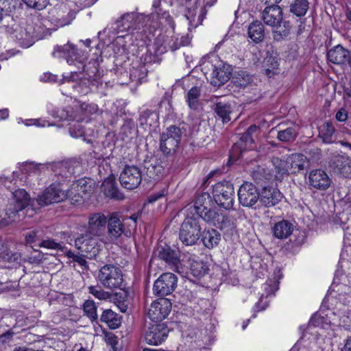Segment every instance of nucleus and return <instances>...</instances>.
I'll use <instances>...</instances> for the list:
<instances>
[{"instance_id": "obj_20", "label": "nucleus", "mask_w": 351, "mask_h": 351, "mask_svg": "<svg viewBox=\"0 0 351 351\" xmlns=\"http://www.w3.org/2000/svg\"><path fill=\"white\" fill-rule=\"evenodd\" d=\"M108 223V218L101 213H97L88 218V226L86 233L97 237H105L104 233Z\"/></svg>"}, {"instance_id": "obj_52", "label": "nucleus", "mask_w": 351, "mask_h": 351, "mask_svg": "<svg viewBox=\"0 0 351 351\" xmlns=\"http://www.w3.org/2000/svg\"><path fill=\"white\" fill-rule=\"evenodd\" d=\"M45 169H48V165L45 164L29 162L23 165L21 171L24 173H34V174H39L40 172Z\"/></svg>"}, {"instance_id": "obj_56", "label": "nucleus", "mask_w": 351, "mask_h": 351, "mask_svg": "<svg viewBox=\"0 0 351 351\" xmlns=\"http://www.w3.org/2000/svg\"><path fill=\"white\" fill-rule=\"evenodd\" d=\"M265 72L267 75L270 73L274 74L276 70L278 69V62L276 57L272 56H267L264 60Z\"/></svg>"}, {"instance_id": "obj_7", "label": "nucleus", "mask_w": 351, "mask_h": 351, "mask_svg": "<svg viewBox=\"0 0 351 351\" xmlns=\"http://www.w3.org/2000/svg\"><path fill=\"white\" fill-rule=\"evenodd\" d=\"M97 278L105 288L109 289L120 288L123 282L121 269L113 264H106L101 267Z\"/></svg>"}, {"instance_id": "obj_41", "label": "nucleus", "mask_w": 351, "mask_h": 351, "mask_svg": "<svg viewBox=\"0 0 351 351\" xmlns=\"http://www.w3.org/2000/svg\"><path fill=\"white\" fill-rule=\"evenodd\" d=\"M200 94L201 88L198 86L192 87L188 92L186 101L191 109L195 110L199 108Z\"/></svg>"}, {"instance_id": "obj_46", "label": "nucleus", "mask_w": 351, "mask_h": 351, "mask_svg": "<svg viewBox=\"0 0 351 351\" xmlns=\"http://www.w3.org/2000/svg\"><path fill=\"white\" fill-rule=\"evenodd\" d=\"M252 177L256 183H261L271 178L269 171L261 166L256 167L252 171Z\"/></svg>"}, {"instance_id": "obj_14", "label": "nucleus", "mask_w": 351, "mask_h": 351, "mask_svg": "<svg viewBox=\"0 0 351 351\" xmlns=\"http://www.w3.org/2000/svg\"><path fill=\"white\" fill-rule=\"evenodd\" d=\"M155 256L165 263L173 271L181 273L182 267L180 258V252L172 249L169 245H160L155 251Z\"/></svg>"}, {"instance_id": "obj_24", "label": "nucleus", "mask_w": 351, "mask_h": 351, "mask_svg": "<svg viewBox=\"0 0 351 351\" xmlns=\"http://www.w3.org/2000/svg\"><path fill=\"white\" fill-rule=\"evenodd\" d=\"M327 59L330 62L338 65L350 64L351 53L341 45H338L328 50Z\"/></svg>"}, {"instance_id": "obj_15", "label": "nucleus", "mask_w": 351, "mask_h": 351, "mask_svg": "<svg viewBox=\"0 0 351 351\" xmlns=\"http://www.w3.org/2000/svg\"><path fill=\"white\" fill-rule=\"evenodd\" d=\"M177 276L172 273H164L155 281L154 293L159 297H165L173 293L177 287Z\"/></svg>"}, {"instance_id": "obj_60", "label": "nucleus", "mask_w": 351, "mask_h": 351, "mask_svg": "<svg viewBox=\"0 0 351 351\" xmlns=\"http://www.w3.org/2000/svg\"><path fill=\"white\" fill-rule=\"evenodd\" d=\"M45 259V255L40 251L34 250L27 256V261L31 264H40Z\"/></svg>"}, {"instance_id": "obj_45", "label": "nucleus", "mask_w": 351, "mask_h": 351, "mask_svg": "<svg viewBox=\"0 0 351 351\" xmlns=\"http://www.w3.org/2000/svg\"><path fill=\"white\" fill-rule=\"evenodd\" d=\"M147 69H146L145 65L138 64L136 67L133 66L130 69V77L132 81L141 82V80L147 76Z\"/></svg>"}, {"instance_id": "obj_37", "label": "nucleus", "mask_w": 351, "mask_h": 351, "mask_svg": "<svg viewBox=\"0 0 351 351\" xmlns=\"http://www.w3.org/2000/svg\"><path fill=\"white\" fill-rule=\"evenodd\" d=\"M308 8V0H292L289 5L290 12L298 17L305 16Z\"/></svg>"}, {"instance_id": "obj_43", "label": "nucleus", "mask_w": 351, "mask_h": 351, "mask_svg": "<svg viewBox=\"0 0 351 351\" xmlns=\"http://www.w3.org/2000/svg\"><path fill=\"white\" fill-rule=\"evenodd\" d=\"M337 313L339 316V321L336 322L334 320L333 324H337L346 330L351 328V313L350 311L348 309H345L341 311V309L339 308Z\"/></svg>"}, {"instance_id": "obj_9", "label": "nucleus", "mask_w": 351, "mask_h": 351, "mask_svg": "<svg viewBox=\"0 0 351 351\" xmlns=\"http://www.w3.org/2000/svg\"><path fill=\"white\" fill-rule=\"evenodd\" d=\"M68 193L62 189V185L60 183H53L37 197L36 202L42 207L60 202L66 199Z\"/></svg>"}, {"instance_id": "obj_4", "label": "nucleus", "mask_w": 351, "mask_h": 351, "mask_svg": "<svg viewBox=\"0 0 351 351\" xmlns=\"http://www.w3.org/2000/svg\"><path fill=\"white\" fill-rule=\"evenodd\" d=\"M202 69L214 86H220L224 84L229 80L232 74L230 66L224 64L216 56L203 60Z\"/></svg>"}, {"instance_id": "obj_18", "label": "nucleus", "mask_w": 351, "mask_h": 351, "mask_svg": "<svg viewBox=\"0 0 351 351\" xmlns=\"http://www.w3.org/2000/svg\"><path fill=\"white\" fill-rule=\"evenodd\" d=\"M239 203L245 207L253 206L260 197L257 188L252 183L245 182L238 191Z\"/></svg>"}, {"instance_id": "obj_35", "label": "nucleus", "mask_w": 351, "mask_h": 351, "mask_svg": "<svg viewBox=\"0 0 351 351\" xmlns=\"http://www.w3.org/2000/svg\"><path fill=\"white\" fill-rule=\"evenodd\" d=\"M100 321L106 323L110 328L116 329L121 324V317L111 309H106L101 315Z\"/></svg>"}, {"instance_id": "obj_53", "label": "nucleus", "mask_w": 351, "mask_h": 351, "mask_svg": "<svg viewBox=\"0 0 351 351\" xmlns=\"http://www.w3.org/2000/svg\"><path fill=\"white\" fill-rule=\"evenodd\" d=\"M84 314L88 317L91 321L97 319V306L93 300H86L83 304Z\"/></svg>"}, {"instance_id": "obj_21", "label": "nucleus", "mask_w": 351, "mask_h": 351, "mask_svg": "<svg viewBox=\"0 0 351 351\" xmlns=\"http://www.w3.org/2000/svg\"><path fill=\"white\" fill-rule=\"evenodd\" d=\"M331 182L327 173L321 169L311 170L308 174V184L314 189L326 191L330 187Z\"/></svg>"}, {"instance_id": "obj_25", "label": "nucleus", "mask_w": 351, "mask_h": 351, "mask_svg": "<svg viewBox=\"0 0 351 351\" xmlns=\"http://www.w3.org/2000/svg\"><path fill=\"white\" fill-rule=\"evenodd\" d=\"M260 202L265 207H271L276 205L282 198L280 192L271 187H263L259 193Z\"/></svg>"}, {"instance_id": "obj_48", "label": "nucleus", "mask_w": 351, "mask_h": 351, "mask_svg": "<svg viewBox=\"0 0 351 351\" xmlns=\"http://www.w3.org/2000/svg\"><path fill=\"white\" fill-rule=\"evenodd\" d=\"M298 135L294 127H289L278 132L277 138L282 142H292Z\"/></svg>"}, {"instance_id": "obj_10", "label": "nucleus", "mask_w": 351, "mask_h": 351, "mask_svg": "<svg viewBox=\"0 0 351 351\" xmlns=\"http://www.w3.org/2000/svg\"><path fill=\"white\" fill-rule=\"evenodd\" d=\"M75 247L79 254L89 259L95 258L99 251L97 239L86 232L75 239Z\"/></svg>"}, {"instance_id": "obj_29", "label": "nucleus", "mask_w": 351, "mask_h": 351, "mask_svg": "<svg viewBox=\"0 0 351 351\" xmlns=\"http://www.w3.org/2000/svg\"><path fill=\"white\" fill-rule=\"evenodd\" d=\"M101 187L106 196L112 199H122L124 195L119 191L114 176H109L104 180Z\"/></svg>"}, {"instance_id": "obj_22", "label": "nucleus", "mask_w": 351, "mask_h": 351, "mask_svg": "<svg viewBox=\"0 0 351 351\" xmlns=\"http://www.w3.org/2000/svg\"><path fill=\"white\" fill-rule=\"evenodd\" d=\"M145 173L143 174L145 180L150 181L151 180H157L160 179L165 173V167L162 162L157 158H152L145 161Z\"/></svg>"}, {"instance_id": "obj_2", "label": "nucleus", "mask_w": 351, "mask_h": 351, "mask_svg": "<svg viewBox=\"0 0 351 351\" xmlns=\"http://www.w3.org/2000/svg\"><path fill=\"white\" fill-rule=\"evenodd\" d=\"M35 202L36 199H32L25 189L15 190L12 193V197L5 210L8 220L4 218L5 221L3 223H10L23 220L29 212H31L29 216H32L36 209Z\"/></svg>"}, {"instance_id": "obj_47", "label": "nucleus", "mask_w": 351, "mask_h": 351, "mask_svg": "<svg viewBox=\"0 0 351 351\" xmlns=\"http://www.w3.org/2000/svg\"><path fill=\"white\" fill-rule=\"evenodd\" d=\"M211 198L208 193H202L197 195L194 203V209L195 213H197L201 211V208L206 210V208L210 206Z\"/></svg>"}, {"instance_id": "obj_1", "label": "nucleus", "mask_w": 351, "mask_h": 351, "mask_svg": "<svg viewBox=\"0 0 351 351\" xmlns=\"http://www.w3.org/2000/svg\"><path fill=\"white\" fill-rule=\"evenodd\" d=\"M52 55L54 57L66 59L69 64H75V62L80 64L81 66H79L78 68H81L82 71H71L69 75L64 76L65 82L73 83L72 87L78 93L86 95L92 91L93 88L98 89L100 86H102V82L100 80L101 73L97 63L93 62V66H90V64L85 71L84 63L77 60V49L73 45L68 43L63 46H56Z\"/></svg>"}, {"instance_id": "obj_31", "label": "nucleus", "mask_w": 351, "mask_h": 351, "mask_svg": "<svg viewBox=\"0 0 351 351\" xmlns=\"http://www.w3.org/2000/svg\"><path fill=\"white\" fill-rule=\"evenodd\" d=\"M265 27L261 21H254L249 25L247 35L254 43L257 44L263 42L265 38Z\"/></svg>"}, {"instance_id": "obj_59", "label": "nucleus", "mask_w": 351, "mask_h": 351, "mask_svg": "<svg viewBox=\"0 0 351 351\" xmlns=\"http://www.w3.org/2000/svg\"><path fill=\"white\" fill-rule=\"evenodd\" d=\"M79 110L85 116L96 114L99 111L98 106L95 104L82 103L79 107Z\"/></svg>"}, {"instance_id": "obj_61", "label": "nucleus", "mask_w": 351, "mask_h": 351, "mask_svg": "<svg viewBox=\"0 0 351 351\" xmlns=\"http://www.w3.org/2000/svg\"><path fill=\"white\" fill-rule=\"evenodd\" d=\"M306 153L309 157V159L313 162L318 161L322 156V149L318 147L311 148L306 152Z\"/></svg>"}, {"instance_id": "obj_38", "label": "nucleus", "mask_w": 351, "mask_h": 351, "mask_svg": "<svg viewBox=\"0 0 351 351\" xmlns=\"http://www.w3.org/2000/svg\"><path fill=\"white\" fill-rule=\"evenodd\" d=\"M272 163L274 167L275 178L277 180L281 181L285 176L289 175V167H287L286 160L274 158Z\"/></svg>"}, {"instance_id": "obj_13", "label": "nucleus", "mask_w": 351, "mask_h": 351, "mask_svg": "<svg viewBox=\"0 0 351 351\" xmlns=\"http://www.w3.org/2000/svg\"><path fill=\"white\" fill-rule=\"evenodd\" d=\"M169 331L165 323L150 322L145 325V341L149 345L160 344L167 337Z\"/></svg>"}, {"instance_id": "obj_40", "label": "nucleus", "mask_w": 351, "mask_h": 351, "mask_svg": "<svg viewBox=\"0 0 351 351\" xmlns=\"http://www.w3.org/2000/svg\"><path fill=\"white\" fill-rule=\"evenodd\" d=\"M282 26L279 25L276 29L273 31L274 39L276 41H281L287 38L291 32V25L289 21H282Z\"/></svg>"}, {"instance_id": "obj_58", "label": "nucleus", "mask_w": 351, "mask_h": 351, "mask_svg": "<svg viewBox=\"0 0 351 351\" xmlns=\"http://www.w3.org/2000/svg\"><path fill=\"white\" fill-rule=\"evenodd\" d=\"M0 258L8 261H14L17 260V254L8 247L7 245L0 241Z\"/></svg>"}, {"instance_id": "obj_50", "label": "nucleus", "mask_w": 351, "mask_h": 351, "mask_svg": "<svg viewBox=\"0 0 351 351\" xmlns=\"http://www.w3.org/2000/svg\"><path fill=\"white\" fill-rule=\"evenodd\" d=\"M331 324V320L329 319L328 315H322L319 313L314 314L309 321V325L314 327H320L325 328L327 326Z\"/></svg>"}, {"instance_id": "obj_62", "label": "nucleus", "mask_w": 351, "mask_h": 351, "mask_svg": "<svg viewBox=\"0 0 351 351\" xmlns=\"http://www.w3.org/2000/svg\"><path fill=\"white\" fill-rule=\"evenodd\" d=\"M85 256H82V254H77L74 259L73 260V262L77 263L80 266H82L84 269L88 268L87 262L85 260Z\"/></svg>"}, {"instance_id": "obj_64", "label": "nucleus", "mask_w": 351, "mask_h": 351, "mask_svg": "<svg viewBox=\"0 0 351 351\" xmlns=\"http://www.w3.org/2000/svg\"><path fill=\"white\" fill-rule=\"evenodd\" d=\"M48 3L49 0H35L32 5H34V9L41 10L45 8Z\"/></svg>"}, {"instance_id": "obj_12", "label": "nucleus", "mask_w": 351, "mask_h": 351, "mask_svg": "<svg viewBox=\"0 0 351 351\" xmlns=\"http://www.w3.org/2000/svg\"><path fill=\"white\" fill-rule=\"evenodd\" d=\"M258 128L256 125H250L247 130L242 134L239 140L236 142L230 151V158L232 160H238L243 152L252 149L254 144L253 134L256 133Z\"/></svg>"}, {"instance_id": "obj_6", "label": "nucleus", "mask_w": 351, "mask_h": 351, "mask_svg": "<svg viewBox=\"0 0 351 351\" xmlns=\"http://www.w3.org/2000/svg\"><path fill=\"white\" fill-rule=\"evenodd\" d=\"M201 230L199 217L195 215L187 216L181 225L179 239L186 246L194 245L200 239Z\"/></svg>"}, {"instance_id": "obj_42", "label": "nucleus", "mask_w": 351, "mask_h": 351, "mask_svg": "<svg viewBox=\"0 0 351 351\" xmlns=\"http://www.w3.org/2000/svg\"><path fill=\"white\" fill-rule=\"evenodd\" d=\"M215 111L222 119L223 122L227 123L230 121L231 107L230 104L221 101L217 102L215 104Z\"/></svg>"}, {"instance_id": "obj_44", "label": "nucleus", "mask_w": 351, "mask_h": 351, "mask_svg": "<svg viewBox=\"0 0 351 351\" xmlns=\"http://www.w3.org/2000/svg\"><path fill=\"white\" fill-rule=\"evenodd\" d=\"M44 237V233L42 230L40 229H34L27 232L25 234V242L27 244L32 245L34 246L38 247V244H40Z\"/></svg>"}, {"instance_id": "obj_51", "label": "nucleus", "mask_w": 351, "mask_h": 351, "mask_svg": "<svg viewBox=\"0 0 351 351\" xmlns=\"http://www.w3.org/2000/svg\"><path fill=\"white\" fill-rule=\"evenodd\" d=\"M38 247H44L60 252H64L65 250V247L62 246L60 243H58L54 239L49 237L45 238V237H43L40 244H38Z\"/></svg>"}, {"instance_id": "obj_39", "label": "nucleus", "mask_w": 351, "mask_h": 351, "mask_svg": "<svg viewBox=\"0 0 351 351\" xmlns=\"http://www.w3.org/2000/svg\"><path fill=\"white\" fill-rule=\"evenodd\" d=\"M206 263L199 260H193L191 263L190 270L193 276L202 278L208 271Z\"/></svg>"}, {"instance_id": "obj_49", "label": "nucleus", "mask_w": 351, "mask_h": 351, "mask_svg": "<svg viewBox=\"0 0 351 351\" xmlns=\"http://www.w3.org/2000/svg\"><path fill=\"white\" fill-rule=\"evenodd\" d=\"M48 169L50 167L56 175L61 176L62 177L68 178L71 172L69 171L70 167L66 162H58L56 164H47Z\"/></svg>"}, {"instance_id": "obj_34", "label": "nucleus", "mask_w": 351, "mask_h": 351, "mask_svg": "<svg viewBox=\"0 0 351 351\" xmlns=\"http://www.w3.org/2000/svg\"><path fill=\"white\" fill-rule=\"evenodd\" d=\"M73 185L75 187V191L82 193L83 197L87 199L94 192L95 182L90 178H82L78 180Z\"/></svg>"}, {"instance_id": "obj_33", "label": "nucleus", "mask_w": 351, "mask_h": 351, "mask_svg": "<svg viewBox=\"0 0 351 351\" xmlns=\"http://www.w3.org/2000/svg\"><path fill=\"white\" fill-rule=\"evenodd\" d=\"M272 232L277 239H287L293 232V225L287 220H282L275 223L272 228Z\"/></svg>"}, {"instance_id": "obj_30", "label": "nucleus", "mask_w": 351, "mask_h": 351, "mask_svg": "<svg viewBox=\"0 0 351 351\" xmlns=\"http://www.w3.org/2000/svg\"><path fill=\"white\" fill-rule=\"evenodd\" d=\"M306 160L307 157L304 154L295 153L289 156L286 159V162L287 167H289V170L292 173H296L304 169Z\"/></svg>"}, {"instance_id": "obj_55", "label": "nucleus", "mask_w": 351, "mask_h": 351, "mask_svg": "<svg viewBox=\"0 0 351 351\" xmlns=\"http://www.w3.org/2000/svg\"><path fill=\"white\" fill-rule=\"evenodd\" d=\"M88 291L95 298L101 300H109L112 295L110 293L104 291L99 286H90L88 287Z\"/></svg>"}, {"instance_id": "obj_23", "label": "nucleus", "mask_w": 351, "mask_h": 351, "mask_svg": "<svg viewBox=\"0 0 351 351\" xmlns=\"http://www.w3.org/2000/svg\"><path fill=\"white\" fill-rule=\"evenodd\" d=\"M283 12L280 6L267 5L263 10L261 19L265 24L272 27H278L282 22Z\"/></svg>"}, {"instance_id": "obj_17", "label": "nucleus", "mask_w": 351, "mask_h": 351, "mask_svg": "<svg viewBox=\"0 0 351 351\" xmlns=\"http://www.w3.org/2000/svg\"><path fill=\"white\" fill-rule=\"evenodd\" d=\"M171 310L170 300L161 298L152 302L148 310L147 316L152 322L162 323L161 321L168 316Z\"/></svg>"}, {"instance_id": "obj_28", "label": "nucleus", "mask_w": 351, "mask_h": 351, "mask_svg": "<svg viewBox=\"0 0 351 351\" xmlns=\"http://www.w3.org/2000/svg\"><path fill=\"white\" fill-rule=\"evenodd\" d=\"M65 112L64 110L62 111V113ZM66 115L64 116L63 114L60 115L61 119H64L68 121H76L77 123H75L74 124L71 125L69 128V133L70 134L75 138H78L80 136H82L84 134V131L83 128L81 125H80L78 123L83 121L84 118L77 117L75 114H73V112L72 109L71 110H67L66 111Z\"/></svg>"}, {"instance_id": "obj_26", "label": "nucleus", "mask_w": 351, "mask_h": 351, "mask_svg": "<svg viewBox=\"0 0 351 351\" xmlns=\"http://www.w3.org/2000/svg\"><path fill=\"white\" fill-rule=\"evenodd\" d=\"M330 167L337 173L342 174L346 176L351 172V161L350 160L343 156H335L330 162Z\"/></svg>"}, {"instance_id": "obj_57", "label": "nucleus", "mask_w": 351, "mask_h": 351, "mask_svg": "<svg viewBox=\"0 0 351 351\" xmlns=\"http://www.w3.org/2000/svg\"><path fill=\"white\" fill-rule=\"evenodd\" d=\"M68 193L67 197L71 199V203L74 205L82 204L86 199L83 195L75 191V187L73 185L71 190L66 191Z\"/></svg>"}, {"instance_id": "obj_54", "label": "nucleus", "mask_w": 351, "mask_h": 351, "mask_svg": "<svg viewBox=\"0 0 351 351\" xmlns=\"http://www.w3.org/2000/svg\"><path fill=\"white\" fill-rule=\"evenodd\" d=\"M157 119L158 116L154 112L146 110L141 113L139 121L141 125L152 126Z\"/></svg>"}, {"instance_id": "obj_11", "label": "nucleus", "mask_w": 351, "mask_h": 351, "mask_svg": "<svg viewBox=\"0 0 351 351\" xmlns=\"http://www.w3.org/2000/svg\"><path fill=\"white\" fill-rule=\"evenodd\" d=\"M128 236V231L117 213L108 216L107 234L101 239L105 243H115L122 234Z\"/></svg>"}, {"instance_id": "obj_32", "label": "nucleus", "mask_w": 351, "mask_h": 351, "mask_svg": "<svg viewBox=\"0 0 351 351\" xmlns=\"http://www.w3.org/2000/svg\"><path fill=\"white\" fill-rule=\"evenodd\" d=\"M200 237L204 245L208 249H212L218 245L221 240V234L215 229L208 228L201 232Z\"/></svg>"}, {"instance_id": "obj_5", "label": "nucleus", "mask_w": 351, "mask_h": 351, "mask_svg": "<svg viewBox=\"0 0 351 351\" xmlns=\"http://www.w3.org/2000/svg\"><path fill=\"white\" fill-rule=\"evenodd\" d=\"M187 127L185 124L171 125L160 135V150L166 157H173L180 145L182 138L186 136Z\"/></svg>"}, {"instance_id": "obj_36", "label": "nucleus", "mask_w": 351, "mask_h": 351, "mask_svg": "<svg viewBox=\"0 0 351 351\" xmlns=\"http://www.w3.org/2000/svg\"><path fill=\"white\" fill-rule=\"evenodd\" d=\"M335 129L330 122H325L319 128V138L322 140V142L327 144L332 143L335 140L333 139Z\"/></svg>"}, {"instance_id": "obj_3", "label": "nucleus", "mask_w": 351, "mask_h": 351, "mask_svg": "<svg viewBox=\"0 0 351 351\" xmlns=\"http://www.w3.org/2000/svg\"><path fill=\"white\" fill-rule=\"evenodd\" d=\"M147 17L138 12H127L122 14L116 20L110 28H105L103 33H106L108 29V34L113 36L119 33L134 34V31L138 32L145 26ZM102 32H99L98 36Z\"/></svg>"}, {"instance_id": "obj_63", "label": "nucleus", "mask_w": 351, "mask_h": 351, "mask_svg": "<svg viewBox=\"0 0 351 351\" xmlns=\"http://www.w3.org/2000/svg\"><path fill=\"white\" fill-rule=\"evenodd\" d=\"M335 118L340 122H343L348 119V113L345 108H341L338 110L335 115Z\"/></svg>"}, {"instance_id": "obj_8", "label": "nucleus", "mask_w": 351, "mask_h": 351, "mask_svg": "<svg viewBox=\"0 0 351 351\" xmlns=\"http://www.w3.org/2000/svg\"><path fill=\"white\" fill-rule=\"evenodd\" d=\"M213 195L215 203L226 210L232 208L234 202L233 184L226 180L217 182L213 186Z\"/></svg>"}, {"instance_id": "obj_27", "label": "nucleus", "mask_w": 351, "mask_h": 351, "mask_svg": "<svg viewBox=\"0 0 351 351\" xmlns=\"http://www.w3.org/2000/svg\"><path fill=\"white\" fill-rule=\"evenodd\" d=\"M332 289L335 291V295L337 300L336 308L339 310L341 306H346L351 300V287L346 285H332Z\"/></svg>"}, {"instance_id": "obj_16", "label": "nucleus", "mask_w": 351, "mask_h": 351, "mask_svg": "<svg viewBox=\"0 0 351 351\" xmlns=\"http://www.w3.org/2000/svg\"><path fill=\"white\" fill-rule=\"evenodd\" d=\"M143 176V175L138 167L127 165L120 174L119 181L124 188L132 190L139 186Z\"/></svg>"}, {"instance_id": "obj_19", "label": "nucleus", "mask_w": 351, "mask_h": 351, "mask_svg": "<svg viewBox=\"0 0 351 351\" xmlns=\"http://www.w3.org/2000/svg\"><path fill=\"white\" fill-rule=\"evenodd\" d=\"M200 209L201 211H199L195 215V217H198L199 219L202 218L206 222L210 223L219 229H223L228 226L229 221L226 215L208 207L206 210L201 208Z\"/></svg>"}]
</instances>
